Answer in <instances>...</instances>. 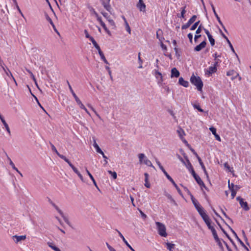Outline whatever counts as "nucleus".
Returning a JSON list of instances; mask_svg holds the SVG:
<instances>
[{
    "instance_id": "25",
    "label": "nucleus",
    "mask_w": 251,
    "mask_h": 251,
    "mask_svg": "<svg viewBox=\"0 0 251 251\" xmlns=\"http://www.w3.org/2000/svg\"><path fill=\"white\" fill-rule=\"evenodd\" d=\"M85 170H86V173L87 174V175L89 176L90 178H91V179L92 180L93 182V184H94V185L97 188H98V186L97 185V183L94 178V177L92 175V174L90 173V172L88 170L87 168H85Z\"/></svg>"
},
{
    "instance_id": "50",
    "label": "nucleus",
    "mask_w": 251,
    "mask_h": 251,
    "mask_svg": "<svg viewBox=\"0 0 251 251\" xmlns=\"http://www.w3.org/2000/svg\"><path fill=\"white\" fill-rule=\"evenodd\" d=\"M199 214L201 215L203 212L204 211V209L201 206V205L196 207Z\"/></svg>"
},
{
    "instance_id": "42",
    "label": "nucleus",
    "mask_w": 251,
    "mask_h": 251,
    "mask_svg": "<svg viewBox=\"0 0 251 251\" xmlns=\"http://www.w3.org/2000/svg\"><path fill=\"white\" fill-rule=\"evenodd\" d=\"M74 172L77 175V176H78V177L80 178L82 181H84L82 175L80 173V172L78 171V170L76 168L75 169H74Z\"/></svg>"
},
{
    "instance_id": "48",
    "label": "nucleus",
    "mask_w": 251,
    "mask_h": 251,
    "mask_svg": "<svg viewBox=\"0 0 251 251\" xmlns=\"http://www.w3.org/2000/svg\"><path fill=\"white\" fill-rule=\"evenodd\" d=\"M193 107L195 109H197L199 111H200L201 112H204L203 110L201 108L199 104H194Z\"/></svg>"
},
{
    "instance_id": "24",
    "label": "nucleus",
    "mask_w": 251,
    "mask_h": 251,
    "mask_svg": "<svg viewBox=\"0 0 251 251\" xmlns=\"http://www.w3.org/2000/svg\"><path fill=\"white\" fill-rule=\"evenodd\" d=\"M61 158L63 159L66 162H67L69 165L71 167V168L74 170L76 168L72 164V163L69 161L68 159H67L64 155L61 156Z\"/></svg>"
},
{
    "instance_id": "18",
    "label": "nucleus",
    "mask_w": 251,
    "mask_h": 251,
    "mask_svg": "<svg viewBox=\"0 0 251 251\" xmlns=\"http://www.w3.org/2000/svg\"><path fill=\"white\" fill-rule=\"evenodd\" d=\"M144 176H145V186L147 188H149L151 187V185H150V183L149 182V175L147 173H145L144 174Z\"/></svg>"
},
{
    "instance_id": "15",
    "label": "nucleus",
    "mask_w": 251,
    "mask_h": 251,
    "mask_svg": "<svg viewBox=\"0 0 251 251\" xmlns=\"http://www.w3.org/2000/svg\"><path fill=\"white\" fill-rule=\"evenodd\" d=\"M87 7L89 10L91 14H94L96 16V18H97L99 16L98 14L97 13V12L94 9V8L90 4H87Z\"/></svg>"
},
{
    "instance_id": "14",
    "label": "nucleus",
    "mask_w": 251,
    "mask_h": 251,
    "mask_svg": "<svg viewBox=\"0 0 251 251\" xmlns=\"http://www.w3.org/2000/svg\"><path fill=\"white\" fill-rule=\"evenodd\" d=\"M178 83L185 87H188L189 84V82L185 80L182 77L179 78Z\"/></svg>"
},
{
    "instance_id": "7",
    "label": "nucleus",
    "mask_w": 251,
    "mask_h": 251,
    "mask_svg": "<svg viewBox=\"0 0 251 251\" xmlns=\"http://www.w3.org/2000/svg\"><path fill=\"white\" fill-rule=\"evenodd\" d=\"M182 155H183L184 158L185 159V160L186 161V163L185 162V164H184V165L185 166V167L187 168V169L189 171H190L191 170L193 169V167L191 162H190L187 156L184 152L182 153Z\"/></svg>"
},
{
    "instance_id": "51",
    "label": "nucleus",
    "mask_w": 251,
    "mask_h": 251,
    "mask_svg": "<svg viewBox=\"0 0 251 251\" xmlns=\"http://www.w3.org/2000/svg\"><path fill=\"white\" fill-rule=\"evenodd\" d=\"M203 28H204V27L202 26V24H201L200 25H199L198 28L196 30V33L197 34L200 33L201 32V30H203Z\"/></svg>"
},
{
    "instance_id": "29",
    "label": "nucleus",
    "mask_w": 251,
    "mask_h": 251,
    "mask_svg": "<svg viewBox=\"0 0 251 251\" xmlns=\"http://www.w3.org/2000/svg\"><path fill=\"white\" fill-rule=\"evenodd\" d=\"M4 153H5L6 156H7L8 160L9 161V164L10 165V166L12 167V168L14 170H15L16 171H18V169L15 167L14 164L13 163V162H12L11 159L10 158V157L8 156L7 154L6 153V152H4Z\"/></svg>"
},
{
    "instance_id": "6",
    "label": "nucleus",
    "mask_w": 251,
    "mask_h": 251,
    "mask_svg": "<svg viewBox=\"0 0 251 251\" xmlns=\"http://www.w3.org/2000/svg\"><path fill=\"white\" fill-rule=\"evenodd\" d=\"M100 13L103 16V17H105L108 20L110 25L111 26H113L114 27H116L114 21L112 19H111L110 18V17L108 15V13L104 11H101Z\"/></svg>"
},
{
    "instance_id": "35",
    "label": "nucleus",
    "mask_w": 251,
    "mask_h": 251,
    "mask_svg": "<svg viewBox=\"0 0 251 251\" xmlns=\"http://www.w3.org/2000/svg\"><path fill=\"white\" fill-rule=\"evenodd\" d=\"M186 6H185L184 7H182L181 8V14H180V16H179L178 14H177V17H179V18H184L185 17V14L186 12V11L185 10V8H186Z\"/></svg>"
},
{
    "instance_id": "59",
    "label": "nucleus",
    "mask_w": 251,
    "mask_h": 251,
    "mask_svg": "<svg viewBox=\"0 0 251 251\" xmlns=\"http://www.w3.org/2000/svg\"><path fill=\"white\" fill-rule=\"evenodd\" d=\"M203 220L204 221V222H205L207 226L211 224V220L209 219L208 216Z\"/></svg>"
},
{
    "instance_id": "1",
    "label": "nucleus",
    "mask_w": 251,
    "mask_h": 251,
    "mask_svg": "<svg viewBox=\"0 0 251 251\" xmlns=\"http://www.w3.org/2000/svg\"><path fill=\"white\" fill-rule=\"evenodd\" d=\"M190 80L192 84L196 86L198 91H202L203 84L200 76H196L193 74L190 77Z\"/></svg>"
},
{
    "instance_id": "43",
    "label": "nucleus",
    "mask_w": 251,
    "mask_h": 251,
    "mask_svg": "<svg viewBox=\"0 0 251 251\" xmlns=\"http://www.w3.org/2000/svg\"><path fill=\"white\" fill-rule=\"evenodd\" d=\"M218 22H219V23L220 24V25L222 26V28L224 29V31L226 32V33H228L227 32V30H226V28L225 26H224V25H223L222 22L221 21L220 18L219 17H218L217 18H216Z\"/></svg>"
},
{
    "instance_id": "52",
    "label": "nucleus",
    "mask_w": 251,
    "mask_h": 251,
    "mask_svg": "<svg viewBox=\"0 0 251 251\" xmlns=\"http://www.w3.org/2000/svg\"><path fill=\"white\" fill-rule=\"evenodd\" d=\"M210 43L212 46H213L215 45V39L213 38L212 36L211 35L208 37Z\"/></svg>"
},
{
    "instance_id": "44",
    "label": "nucleus",
    "mask_w": 251,
    "mask_h": 251,
    "mask_svg": "<svg viewBox=\"0 0 251 251\" xmlns=\"http://www.w3.org/2000/svg\"><path fill=\"white\" fill-rule=\"evenodd\" d=\"M215 241L217 243V244L219 246L220 249L221 250L223 251L224 250V247L223 246V245L222 244V242H221V240L220 239V238H218V239H216Z\"/></svg>"
},
{
    "instance_id": "5",
    "label": "nucleus",
    "mask_w": 251,
    "mask_h": 251,
    "mask_svg": "<svg viewBox=\"0 0 251 251\" xmlns=\"http://www.w3.org/2000/svg\"><path fill=\"white\" fill-rule=\"evenodd\" d=\"M110 0H103L101 2L102 5L104 7V8L108 11L110 14H112L111 10H112V8L111 7L109 2Z\"/></svg>"
},
{
    "instance_id": "8",
    "label": "nucleus",
    "mask_w": 251,
    "mask_h": 251,
    "mask_svg": "<svg viewBox=\"0 0 251 251\" xmlns=\"http://www.w3.org/2000/svg\"><path fill=\"white\" fill-rule=\"evenodd\" d=\"M206 45V42L205 40L203 41L202 42H201L199 45L196 46L194 50L195 51H201L202 49L204 48Z\"/></svg>"
},
{
    "instance_id": "56",
    "label": "nucleus",
    "mask_w": 251,
    "mask_h": 251,
    "mask_svg": "<svg viewBox=\"0 0 251 251\" xmlns=\"http://www.w3.org/2000/svg\"><path fill=\"white\" fill-rule=\"evenodd\" d=\"M221 211H222V213L223 214V215L225 216V217H226V218L228 219V220L231 222V223L232 224V223H233V222L231 218H229V217L226 215V212H225V211H224L222 208H221Z\"/></svg>"
},
{
    "instance_id": "30",
    "label": "nucleus",
    "mask_w": 251,
    "mask_h": 251,
    "mask_svg": "<svg viewBox=\"0 0 251 251\" xmlns=\"http://www.w3.org/2000/svg\"><path fill=\"white\" fill-rule=\"evenodd\" d=\"M234 75H236L234 77H232L231 78L232 80H233L234 79H235V78L236 77V76L238 75H239L238 74H237L236 72L235 71H234V70H230L229 71H228L226 73V75L227 76Z\"/></svg>"
},
{
    "instance_id": "17",
    "label": "nucleus",
    "mask_w": 251,
    "mask_h": 251,
    "mask_svg": "<svg viewBox=\"0 0 251 251\" xmlns=\"http://www.w3.org/2000/svg\"><path fill=\"white\" fill-rule=\"evenodd\" d=\"M163 34V31L161 29H158L156 31V38L160 41L162 42L163 40L164 39L163 37L161 36Z\"/></svg>"
},
{
    "instance_id": "63",
    "label": "nucleus",
    "mask_w": 251,
    "mask_h": 251,
    "mask_svg": "<svg viewBox=\"0 0 251 251\" xmlns=\"http://www.w3.org/2000/svg\"><path fill=\"white\" fill-rule=\"evenodd\" d=\"M75 98L76 102L77 103H79L80 101V100L79 99V98L77 97V96L76 95V94L75 93L73 95H72Z\"/></svg>"
},
{
    "instance_id": "20",
    "label": "nucleus",
    "mask_w": 251,
    "mask_h": 251,
    "mask_svg": "<svg viewBox=\"0 0 251 251\" xmlns=\"http://www.w3.org/2000/svg\"><path fill=\"white\" fill-rule=\"evenodd\" d=\"M217 70V68L216 67L210 66L208 68V70L207 71V74L208 75H211L212 74L215 73Z\"/></svg>"
},
{
    "instance_id": "60",
    "label": "nucleus",
    "mask_w": 251,
    "mask_h": 251,
    "mask_svg": "<svg viewBox=\"0 0 251 251\" xmlns=\"http://www.w3.org/2000/svg\"><path fill=\"white\" fill-rule=\"evenodd\" d=\"M209 130H210V131L212 132V133L213 135H215V134H217V133H216V129L214 127H213V126L210 127L209 128Z\"/></svg>"
},
{
    "instance_id": "58",
    "label": "nucleus",
    "mask_w": 251,
    "mask_h": 251,
    "mask_svg": "<svg viewBox=\"0 0 251 251\" xmlns=\"http://www.w3.org/2000/svg\"><path fill=\"white\" fill-rule=\"evenodd\" d=\"M125 25H126V30L129 33H130V26L127 23V21H126V23H125Z\"/></svg>"
},
{
    "instance_id": "57",
    "label": "nucleus",
    "mask_w": 251,
    "mask_h": 251,
    "mask_svg": "<svg viewBox=\"0 0 251 251\" xmlns=\"http://www.w3.org/2000/svg\"><path fill=\"white\" fill-rule=\"evenodd\" d=\"M48 246L50 248H51L52 250H53L54 251L55 250H56V249L58 248L57 247H56L55 246L53 245V244L52 243H50V242H48Z\"/></svg>"
},
{
    "instance_id": "40",
    "label": "nucleus",
    "mask_w": 251,
    "mask_h": 251,
    "mask_svg": "<svg viewBox=\"0 0 251 251\" xmlns=\"http://www.w3.org/2000/svg\"><path fill=\"white\" fill-rule=\"evenodd\" d=\"M93 141H94L93 146L96 149L97 152L100 151L101 149L100 148V147L99 146L98 144L96 143V141L95 138H93Z\"/></svg>"
},
{
    "instance_id": "16",
    "label": "nucleus",
    "mask_w": 251,
    "mask_h": 251,
    "mask_svg": "<svg viewBox=\"0 0 251 251\" xmlns=\"http://www.w3.org/2000/svg\"><path fill=\"white\" fill-rule=\"evenodd\" d=\"M241 206L245 210V211H248L250 209V208L248 206V203L246 201H244V200H242L239 203Z\"/></svg>"
},
{
    "instance_id": "49",
    "label": "nucleus",
    "mask_w": 251,
    "mask_h": 251,
    "mask_svg": "<svg viewBox=\"0 0 251 251\" xmlns=\"http://www.w3.org/2000/svg\"><path fill=\"white\" fill-rule=\"evenodd\" d=\"M194 179L199 185L202 184L203 181L198 175L194 177Z\"/></svg>"
},
{
    "instance_id": "53",
    "label": "nucleus",
    "mask_w": 251,
    "mask_h": 251,
    "mask_svg": "<svg viewBox=\"0 0 251 251\" xmlns=\"http://www.w3.org/2000/svg\"><path fill=\"white\" fill-rule=\"evenodd\" d=\"M211 232L212 233V235L213 236V237H214L215 240L219 238L217 235V232H216V230H215V229H214V230L211 231Z\"/></svg>"
},
{
    "instance_id": "33",
    "label": "nucleus",
    "mask_w": 251,
    "mask_h": 251,
    "mask_svg": "<svg viewBox=\"0 0 251 251\" xmlns=\"http://www.w3.org/2000/svg\"><path fill=\"white\" fill-rule=\"evenodd\" d=\"M226 42H227V44H228V45H229V47H230V49H231V51H232L234 53H235V55H236V57L238 58V60H239V57H238V55L237 54V53L235 52V50H234V48H233V47L232 45L231 44V43L230 41L229 40V39H228L227 40H226Z\"/></svg>"
},
{
    "instance_id": "28",
    "label": "nucleus",
    "mask_w": 251,
    "mask_h": 251,
    "mask_svg": "<svg viewBox=\"0 0 251 251\" xmlns=\"http://www.w3.org/2000/svg\"><path fill=\"white\" fill-rule=\"evenodd\" d=\"M164 195L168 199H169L175 205H177V203L176 202V201L174 200V199L172 198V196L169 194V193H167L166 192H165Z\"/></svg>"
},
{
    "instance_id": "13",
    "label": "nucleus",
    "mask_w": 251,
    "mask_h": 251,
    "mask_svg": "<svg viewBox=\"0 0 251 251\" xmlns=\"http://www.w3.org/2000/svg\"><path fill=\"white\" fill-rule=\"evenodd\" d=\"M180 73L179 71L176 68H173L171 70V77H178L179 76Z\"/></svg>"
},
{
    "instance_id": "31",
    "label": "nucleus",
    "mask_w": 251,
    "mask_h": 251,
    "mask_svg": "<svg viewBox=\"0 0 251 251\" xmlns=\"http://www.w3.org/2000/svg\"><path fill=\"white\" fill-rule=\"evenodd\" d=\"M191 199L193 202V204H194L195 207H198L200 204L199 203V202L197 201V200L194 198L193 195H191Z\"/></svg>"
},
{
    "instance_id": "19",
    "label": "nucleus",
    "mask_w": 251,
    "mask_h": 251,
    "mask_svg": "<svg viewBox=\"0 0 251 251\" xmlns=\"http://www.w3.org/2000/svg\"><path fill=\"white\" fill-rule=\"evenodd\" d=\"M199 161V163H200V164L202 169L203 170V171L204 172V173L205 175L206 176V178L207 179H208L209 178V176H208V173H207V171L206 170V168H205V166L204 165V164L203 163L201 159L199 160V161Z\"/></svg>"
},
{
    "instance_id": "37",
    "label": "nucleus",
    "mask_w": 251,
    "mask_h": 251,
    "mask_svg": "<svg viewBox=\"0 0 251 251\" xmlns=\"http://www.w3.org/2000/svg\"><path fill=\"white\" fill-rule=\"evenodd\" d=\"M138 157L139 159V163L140 164H142L144 162L143 159L144 160L146 158L144 153H139L138 154Z\"/></svg>"
},
{
    "instance_id": "39",
    "label": "nucleus",
    "mask_w": 251,
    "mask_h": 251,
    "mask_svg": "<svg viewBox=\"0 0 251 251\" xmlns=\"http://www.w3.org/2000/svg\"><path fill=\"white\" fill-rule=\"evenodd\" d=\"M216 222L217 225H218V226H219V227L220 228V229H221V230L222 231V232L225 234V235L227 237V238H229V235L225 230V229L222 227V226H221L220 224L219 223V222L217 220H216Z\"/></svg>"
},
{
    "instance_id": "12",
    "label": "nucleus",
    "mask_w": 251,
    "mask_h": 251,
    "mask_svg": "<svg viewBox=\"0 0 251 251\" xmlns=\"http://www.w3.org/2000/svg\"><path fill=\"white\" fill-rule=\"evenodd\" d=\"M12 238L13 240L16 239V240L15 241L16 243H17L21 241L22 240H25L26 239V235H14L12 236Z\"/></svg>"
},
{
    "instance_id": "26",
    "label": "nucleus",
    "mask_w": 251,
    "mask_h": 251,
    "mask_svg": "<svg viewBox=\"0 0 251 251\" xmlns=\"http://www.w3.org/2000/svg\"><path fill=\"white\" fill-rule=\"evenodd\" d=\"M3 71H4L5 74L7 75H8L9 76H10V77H11L12 78V79L14 80V81L15 82L16 85H17V82L16 81V80L14 78V77H13L12 73H11V72L10 71L9 69L7 68V67H6V69H5V70H3Z\"/></svg>"
},
{
    "instance_id": "27",
    "label": "nucleus",
    "mask_w": 251,
    "mask_h": 251,
    "mask_svg": "<svg viewBox=\"0 0 251 251\" xmlns=\"http://www.w3.org/2000/svg\"><path fill=\"white\" fill-rule=\"evenodd\" d=\"M1 122L2 123L3 125H4V126H5V128H6V131H7V132L9 133V135L11 134V132H10V128L8 126V124L6 123L5 120H4V119L3 118H1Z\"/></svg>"
},
{
    "instance_id": "46",
    "label": "nucleus",
    "mask_w": 251,
    "mask_h": 251,
    "mask_svg": "<svg viewBox=\"0 0 251 251\" xmlns=\"http://www.w3.org/2000/svg\"><path fill=\"white\" fill-rule=\"evenodd\" d=\"M45 16L46 20L50 23V24L51 25H52L53 24H54L52 20L51 19V18L49 17L48 14L46 12H45Z\"/></svg>"
},
{
    "instance_id": "55",
    "label": "nucleus",
    "mask_w": 251,
    "mask_h": 251,
    "mask_svg": "<svg viewBox=\"0 0 251 251\" xmlns=\"http://www.w3.org/2000/svg\"><path fill=\"white\" fill-rule=\"evenodd\" d=\"M191 25V24L188 21L187 23L182 25L181 28L182 29H186L188 28Z\"/></svg>"
},
{
    "instance_id": "2",
    "label": "nucleus",
    "mask_w": 251,
    "mask_h": 251,
    "mask_svg": "<svg viewBox=\"0 0 251 251\" xmlns=\"http://www.w3.org/2000/svg\"><path fill=\"white\" fill-rule=\"evenodd\" d=\"M156 163L158 165L159 168L161 169V170L162 171V172L165 175L166 177L168 178V179L169 180L172 182L173 185L175 187V188L177 190L179 194L181 196H182V193L180 189L179 188V187H178L177 184L176 183V182L174 181V180L173 179V178L170 176V175L165 170V169H164L163 167L161 165L160 162L158 160H156Z\"/></svg>"
},
{
    "instance_id": "32",
    "label": "nucleus",
    "mask_w": 251,
    "mask_h": 251,
    "mask_svg": "<svg viewBox=\"0 0 251 251\" xmlns=\"http://www.w3.org/2000/svg\"><path fill=\"white\" fill-rule=\"evenodd\" d=\"M50 145L51 148L52 150L56 153V154L60 157L61 158V156H62L63 155L60 154L58 151H57L56 148L55 146L50 142Z\"/></svg>"
},
{
    "instance_id": "22",
    "label": "nucleus",
    "mask_w": 251,
    "mask_h": 251,
    "mask_svg": "<svg viewBox=\"0 0 251 251\" xmlns=\"http://www.w3.org/2000/svg\"><path fill=\"white\" fill-rule=\"evenodd\" d=\"M61 158L63 159L66 162H67L69 165L71 167V168L74 170L76 168L72 164V163L69 161L68 159H67L64 155L61 156Z\"/></svg>"
},
{
    "instance_id": "36",
    "label": "nucleus",
    "mask_w": 251,
    "mask_h": 251,
    "mask_svg": "<svg viewBox=\"0 0 251 251\" xmlns=\"http://www.w3.org/2000/svg\"><path fill=\"white\" fill-rule=\"evenodd\" d=\"M165 244L166 245L167 249L170 251H172L173 249L174 248V247L175 246V244L169 242L166 243Z\"/></svg>"
},
{
    "instance_id": "3",
    "label": "nucleus",
    "mask_w": 251,
    "mask_h": 251,
    "mask_svg": "<svg viewBox=\"0 0 251 251\" xmlns=\"http://www.w3.org/2000/svg\"><path fill=\"white\" fill-rule=\"evenodd\" d=\"M155 224L157 226L158 234L161 236L166 237L167 234L166 233V228L165 225L159 222H156Z\"/></svg>"
},
{
    "instance_id": "11",
    "label": "nucleus",
    "mask_w": 251,
    "mask_h": 251,
    "mask_svg": "<svg viewBox=\"0 0 251 251\" xmlns=\"http://www.w3.org/2000/svg\"><path fill=\"white\" fill-rule=\"evenodd\" d=\"M97 20L100 22V25L108 35H110V32L107 28L104 23L102 21L101 18L100 16L97 18Z\"/></svg>"
},
{
    "instance_id": "21",
    "label": "nucleus",
    "mask_w": 251,
    "mask_h": 251,
    "mask_svg": "<svg viewBox=\"0 0 251 251\" xmlns=\"http://www.w3.org/2000/svg\"><path fill=\"white\" fill-rule=\"evenodd\" d=\"M99 54L100 57V58L103 60V61L106 64H108V62L107 61L106 59L105 58L103 53L101 50L100 49L98 50Z\"/></svg>"
},
{
    "instance_id": "62",
    "label": "nucleus",
    "mask_w": 251,
    "mask_h": 251,
    "mask_svg": "<svg viewBox=\"0 0 251 251\" xmlns=\"http://www.w3.org/2000/svg\"><path fill=\"white\" fill-rule=\"evenodd\" d=\"M176 156L178 159L183 164H185V161L183 160V159L178 154H176Z\"/></svg>"
},
{
    "instance_id": "9",
    "label": "nucleus",
    "mask_w": 251,
    "mask_h": 251,
    "mask_svg": "<svg viewBox=\"0 0 251 251\" xmlns=\"http://www.w3.org/2000/svg\"><path fill=\"white\" fill-rule=\"evenodd\" d=\"M137 7L140 11L145 12L146 11V5L143 0H139Z\"/></svg>"
},
{
    "instance_id": "64",
    "label": "nucleus",
    "mask_w": 251,
    "mask_h": 251,
    "mask_svg": "<svg viewBox=\"0 0 251 251\" xmlns=\"http://www.w3.org/2000/svg\"><path fill=\"white\" fill-rule=\"evenodd\" d=\"M92 44H93L94 46L96 48V49L98 50H99L100 48V46H99V45L97 44V43L96 42V41H94Z\"/></svg>"
},
{
    "instance_id": "54",
    "label": "nucleus",
    "mask_w": 251,
    "mask_h": 251,
    "mask_svg": "<svg viewBox=\"0 0 251 251\" xmlns=\"http://www.w3.org/2000/svg\"><path fill=\"white\" fill-rule=\"evenodd\" d=\"M197 16L193 15L188 21V22L192 25L196 20Z\"/></svg>"
},
{
    "instance_id": "61",
    "label": "nucleus",
    "mask_w": 251,
    "mask_h": 251,
    "mask_svg": "<svg viewBox=\"0 0 251 251\" xmlns=\"http://www.w3.org/2000/svg\"><path fill=\"white\" fill-rule=\"evenodd\" d=\"M187 37L189 40V41L191 43H192L193 42V34L191 33H189L187 35Z\"/></svg>"
},
{
    "instance_id": "45",
    "label": "nucleus",
    "mask_w": 251,
    "mask_h": 251,
    "mask_svg": "<svg viewBox=\"0 0 251 251\" xmlns=\"http://www.w3.org/2000/svg\"><path fill=\"white\" fill-rule=\"evenodd\" d=\"M108 173L110 174L113 179H115L117 178V175L116 172H112L110 170L108 171Z\"/></svg>"
},
{
    "instance_id": "10",
    "label": "nucleus",
    "mask_w": 251,
    "mask_h": 251,
    "mask_svg": "<svg viewBox=\"0 0 251 251\" xmlns=\"http://www.w3.org/2000/svg\"><path fill=\"white\" fill-rule=\"evenodd\" d=\"M116 231L118 233V234L119 236L122 239L124 242L126 244V245L130 249V250L131 251H135L132 247L128 244L127 241L126 240L124 236L122 235V234L121 233L120 231H119L118 229H116Z\"/></svg>"
},
{
    "instance_id": "47",
    "label": "nucleus",
    "mask_w": 251,
    "mask_h": 251,
    "mask_svg": "<svg viewBox=\"0 0 251 251\" xmlns=\"http://www.w3.org/2000/svg\"><path fill=\"white\" fill-rule=\"evenodd\" d=\"M200 23V21H199L196 23H195L190 28V30H194L195 29H196V28L197 27V26L199 25V24Z\"/></svg>"
},
{
    "instance_id": "4",
    "label": "nucleus",
    "mask_w": 251,
    "mask_h": 251,
    "mask_svg": "<svg viewBox=\"0 0 251 251\" xmlns=\"http://www.w3.org/2000/svg\"><path fill=\"white\" fill-rule=\"evenodd\" d=\"M226 225L228 226L230 231L232 232V233L235 236V238L237 240V241L240 243L241 245L247 251H249V249L245 246L244 243L242 242V241L237 236L236 233L234 231V230L227 224H226Z\"/></svg>"
},
{
    "instance_id": "34",
    "label": "nucleus",
    "mask_w": 251,
    "mask_h": 251,
    "mask_svg": "<svg viewBox=\"0 0 251 251\" xmlns=\"http://www.w3.org/2000/svg\"><path fill=\"white\" fill-rule=\"evenodd\" d=\"M143 163H144L145 164L148 166L154 168V167L152 164L151 161L150 160H149L147 157L145 158V159L144 160V162Z\"/></svg>"
},
{
    "instance_id": "38",
    "label": "nucleus",
    "mask_w": 251,
    "mask_h": 251,
    "mask_svg": "<svg viewBox=\"0 0 251 251\" xmlns=\"http://www.w3.org/2000/svg\"><path fill=\"white\" fill-rule=\"evenodd\" d=\"M26 71L30 75V76L31 77L33 80L34 81L36 86L38 87L36 78H35V76L33 74V73L29 70H28L27 69H26Z\"/></svg>"
},
{
    "instance_id": "41",
    "label": "nucleus",
    "mask_w": 251,
    "mask_h": 251,
    "mask_svg": "<svg viewBox=\"0 0 251 251\" xmlns=\"http://www.w3.org/2000/svg\"><path fill=\"white\" fill-rule=\"evenodd\" d=\"M177 132L179 136V137L182 139L183 135H185V133L184 130L182 128H180L177 130Z\"/></svg>"
},
{
    "instance_id": "23",
    "label": "nucleus",
    "mask_w": 251,
    "mask_h": 251,
    "mask_svg": "<svg viewBox=\"0 0 251 251\" xmlns=\"http://www.w3.org/2000/svg\"><path fill=\"white\" fill-rule=\"evenodd\" d=\"M61 158L63 159L66 162H67L69 165L71 167V168L74 170L76 168L72 164V163L69 161L68 159H67L64 155L61 156Z\"/></svg>"
}]
</instances>
